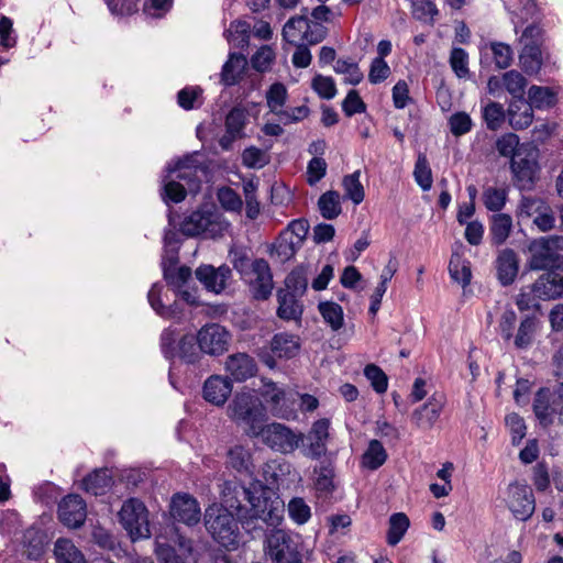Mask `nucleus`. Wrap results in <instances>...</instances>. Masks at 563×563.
Here are the masks:
<instances>
[{"label":"nucleus","instance_id":"nucleus-60","mask_svg":"<svg viewBox=\"0 0 563 563\" xmlns=\"http://www.w3.org/2000/svg\"><path fill=\"white\" fill-rule=\"evenodd\" d=\"M450 65L459 78L468 76V55L464 48L454 47L450 55Z\"/></svg>","mask_w":563,"mask_h":563},{"label":"nucleus","instance_id":"nucleus-12","mask_svg":"<svg viewBox=\"0 0 563 563\" xmlns=\"http://www.w3.org/2000/svg\"><path fill=\"white\" fill-rule=\"evenodd\" d=\"M300 349L299 339L295 334L280 332L276 333L269 344V351L262 350L260 357L269 368L276 366L275 356L279 358H292Z\"/></svg>","mask_w":563,"mask_h":563},{"label":"nucleus","instance_id":"nucleus-24","mask_svg":"<svg viewBox=\"0 0 563 563\" xmlns=\"http://www.w3.org/2000/svg\"><path fill=\"white\" fill-rule=\"evenodd\" d=\"M497 279L503 286L514 284L519 272L517 253L511 249H504L496 258Z\"/></svg>","mask_w":563,"mask_h":563},{"label":"nucleus","instance_id":"nucleus-54","mask_svg":"<svg viewBox=\"0 0 563 563\" xmlns=\"http://www.w3.org/2000/svg\"><path fill=\"white\" fill-rule=\"evenodd\" d=\"M413 177L416 183L421 187L422 190H429L432 187V172L429 165V162L423 154H419L415 170Z\"/></svg>","mask_w":563,"mask_h":563},{"label":"nucleus","instance_id":"nucleus-45","mask_svg":"<svg viewBox=\"0 0 563 563\" xmlns=\"http://www.w3.org/2000/svg\"><path fill=\"white\" fill-rule=\"evenodd\" d=\"M285 287L295 295L302 297L308 288L307 271L303 266L294 268L285 278Z\"/></svg>","mask_w":563,"mask_h":563},{"label":"nucleus","instance_id":"nucleus-58","mask_svg":"<svg viewBox=\"0 0 563 563\" xmlns=\"http://www.w3.org/2000/svg\"><path fill=\"white\" fill-rule=\"evenodd\" d=\"M364 375L377 394H384L387 390L388 377L380 367L375 364H368L364 368Z\"/></svg>","mask_w":563,"mask_h":563},{"label":"nucleus","instance_id":"nucleus-51","mask_svg":"<svg viewBox=\"0 0 563 563\" xmlns=\"http://www.w3.org/2000/svg\"><path fill=\"white\" fill-rule=\"evenodd\" d=\"M164 279L177 290L181 289L191 278V269L188 266L174 267L172 264L164 266Z\"/></svg>","mask_w":563,"mask_h":563},{"label":"nucleus","instance_id":"nucleus-48","mask_svg":"<svg viewBox=\"0 0 563 563\" xmlns=\"http://www.w3.org/2000/svg\"><path fill=\"white\" fill-rule=\"evenodd\" d=\"M506 119V112L503 104L489 101L483 109V120L488 130H498Z\"/></svg>","mask_w":563,"mask_h":563},{"label":"nucleus","instance_id":"nucleus-11","mask_svg":"<svg viewBox=\"0 0 563 563\" xmlns=\"http://www.w3.org/2000/svg\"><path fill=\"white\" fill-rule=\"evenodd\" d=\"M330 421L327 418L314 421L307 434L298 433L303 455L317 460L327 452Z\"/></svg>","mask_w":563,"mask_h":563},{"label":"nucleus","instance_id":"nucleus-22","mask_svg":"<svg viewBox=\"0 0 563 563\" xmlns=\"http://www.w3.org/2000/svg\"><path fill=\"white\" fill-rule=\"evenodd\" d=\"M533 290L541 300L561 297L563 295V275L554 269L548 271L533 283Z\"/></svg>","mask_w":563,"mask_h":563},{"label":"nucleus","instance_id":"nucleus-18","mask_svg":"<svg viewBox=\"0 0 563 563\" xmlns=\"http://www.w3.org/2000/svg\"><path fill=\"white\" fill-rule=\"evenodd\" d=\"M195 274L207 290L220 294L227 287V280L231 278L232 271L225 264L218 268L212 265H200Z\"/></svg>","mask_w":563,"mask_h":563},{"label":"nucleus","instance_id":"nucleus-64","mask_svg":"<svg viewBox=\"0 0 563 563\" xmlns=\"http://www.w3.org/2000/svg\"><path fill=\"white\" fill-rule=\"evenodd\" d=\"M450 131L454 136H461L471 131L473 122L466 112H456L449 119Z\"/></svg>","mask_w":563,"mask_h":563},{"label":"nucleus","instance_id":"nucleus-5","mask_svg":"<svg viewBox=\"0 0 563 563\" xmlns=\"http://www.w3.org/2000/svg\"><path fill=\"white\" fill-rule=\"evenodd\" d=\"M266 554L272 563H303L299 537L282 529L267 536Z\"/></svg>","mask_w":563,"mask_h":563},{"label":"nucleus","instance_id":"nucleus-15","mask_svg":"<svg viewBox=\"0 0 563 563\" xmlns=\"http://www.w3.org/2000/svg\"><path fill=\"white\" fill-rule=\"evenodd\" d=\"M87 507L79 495H67L58 504V519L68 528H79L85 523Z\"/></svg>","mask_w":563,"mask_h":563},{"label":"nucleus","instance_id":"nucleus-23","mask_svg":"<svg viewBox=\"0 0 563 563\" xmlns=\"http://www.w3.org/2000/svg\"><path fill=\"white\" fill-rule=\"evenodd\" d=\"M225 371L236 382H245L253 377L257 371L256 363L246 353L229 355L225 361Z\"/></svg>","mask_w":563,"mask_h":563},{"label":"nucleus","instance_id":"nucleus-55","mask_svg":"<svg viewBox=\"0 0 563 563\" xmlns=\"http://www.w3.org/2000/svg\"><path fill=\"white\" fill-rule=\"evenodd\" d=\"M496 148L501 156L511 158L518 152H527L523 145L519 146V137L515 133H507L500 136L496 142Z\"/></svg>","mask_w":563,"mask_h":563},{"label":"nucleus","instance_id":"nucleus-43","mask_svg":"<svg viewBox=\"0 0 563 563\" xmlns=\"http://www.w3.org/2000/svg\"><path fill=\"white\" fill-rule=\"evenodd\" d=\"M314 473L317 474L316 481H314V487L317 492H319L322 495H330L334 490V468L331 463H322L319 468L314 470Z\"/></svg>","mask_w":563,"mask_h":563},{"label":"nucleus","instance_id":"nucleus-32","mask_svg":"<svg viewBox=\"0 0 563 563\" xmlns=\"http://www.w3.org/2000/svg\"><path fill=\"white\" fill-rule=\"evenodd\" d=\"M54 554L57 563H87L81 551L69 539H57Z\"/></svg>","mask_w":563,"mask_h":563},{"label":"nucleus","instance_id":"nucleus-44","mask_svg":"<svg viewBox=\"0 0 563 563\" xmlns=\"http://www.w3.org/2000/svg\"><path fill=\"white\" fill-rule=\"evenodd\" d=\"M228 464L236 470L238 472L243 473H251V453L250 451L242 446V445H235L228 452Z\"/></svg>","mask_w":563,"mask_h":563},{"label":"nucleus","instance_id":"nucleus-30","mask_svg":"<svg viewBox=\"0 0 563 563\" xmlns=\"http://www.w3.org/2000/svg\"><path fill=\"white\" fill-rule=\"evenodd\" d=\"M309 26L308 9L302 8L301 14L290 18L283 27V38L290 43L297 44L303 41L305 30Z\"/></svg>","mask_w":563,"mask_h":563},{"label":"nucleus","instance_id":"nucleus-34","mask_svg":"<svg viewBox=\"0 0 563 563\" xmlns=\"http://www.w3.org/2000/svg\"><path fill=\"white\" fill-rule=\"evenodd\" d=\"M512 229V219L506 213H496L492 217L489 228L492 243L501 245L509 238Z\"/></svg>","mask_w":563,"mask_h":563},{"label":"nucleus","instance_id":"nucleus-13","mask_svg":"<svg viewBox=\"0 0 563 563\" xmlns=\"http://www.w3.org/2000/svg\"><path fill=\"white\" fill-rule=\"evenodd\" d=\"M229 332L218 323L202 327L197 334V342L203 354L220 355L228 350Z\"/></svg>","mask_w":563,"mask_h":563},{"label":"nucleus","instance_id":"nucleus-16","mask_svg":"<svg viewBox=\"0 0 563 563\" xmlns=\"http://www.w3.org/2000/svg\"><path fill=\"white\" fill-rule=\"evenodd\" d=\"M255 278L250 280V290L256 300H266L271 297L274 288L273 274L269 264L264 258H256L252 262V273Z\"/></svg>","mask_w":563,"mask_h":563},{"label":"nucleus","instance_id":"nucleus-56","mask_svg":"<svg viewBox=\"0 0 563 563\" xmlns=\"http://www.w3.org/2000/svg\"><path fill=\"white\" fill-rule=\"evenodd\" d=\"M334 70L338 74L346 75L345 82L353 86L358 85L364 78L358 65L346 59H338L334 65Z\"/></svg>","mask_w":563,"mask_h":563},{"label":"nucleus","instance_id":"nucleus-52","mask_svg":"<svg viewBox=\"0 0 563 563\" xmlns=\"http://www.w3.org/2000/svg\"><path fill=\"white\" fill-rule=\"evenodd\" d=\"M507 195L505 188L487 187L483 191L484 206L489 211L498 212L505 207Z\"/></svg>","mask_w":563,"mask_h":563},{"label":"nucleus","instance_id":"nucleus-36","mask_svg":"<svg viewBox=\"0 0 563 563\" xmlns=\"http://www.w3.org/2000/svg\"><path fill=\"white\" fill-rule=\"evenodd\" d=\"M538 327V320L533 316H526L518 328L514 338V344L519 350L528 349L533 340Z\"/></svg>","mask_w":563,"mask_h":563},{"label":"nucleus","instance_id":"nucleus-41","mask_svg":"<svg viewBox=\"0 0 563 563\" xmlns=\"http://www.w3.org/2000/svg\"><path fill=\"white\" fill-rule=\"evenodd\" d=\"M409 528V519L404 512L393 514L389 518V529L387 533V543L396 545L400 542L407 529Z\"/></svg>","mask_w":563,"mask_h":563},{"label":"nucleus","instance_id":"nucleus-21","mask_svg":"<svg viewBox=\"0 0 563 563\" xmlns=\"http://www.w3.org/2000/svg\"><path fill=\"white\" fill-rule=\"evenodd\" d=\"M278 307L276 314L285 321H299L302 318L303 305L299 300L301 297L292 294L288 289H278L276 292Z\"/></svg>","mask_w":563,"mask_h":563},{"label":"nucleus","instance_id":"nucleus-33","mask_svg":"<svg viewBox=\"0 0 563 563\" xmlns=\"http://www.w3.org/2000/svg\"><path fill=\"white\" fill-rule=\"evenodd\" d=\"M519 60L522 69L531 75L539 71L541 68V49L537 41L527 42L519 55Z\"/></svg>","mask_w":563,"mask_h":563},{"label":"nucleus","instance_id":"nucleus-8","mask_svg":"<svg viewBox=\"0 0 563 563\" xmlns=\"http://www.w3.org/2000/svg\"><path fill=\"white\" fill-rule=\"evenodd\" d=\"M256 438H260L272 450L283 454L292 453L298 449L301 439L298 433L279 422L264 423Z\"/></svg>","mask_w":563,"mask_h":563},{"label":"nucleus","instance_id":"nucleus-27","mask_svg":"<svg viewBox=\"0 0 563 563\" xmlns=\"http://www.w3.org/2000/svg\"><path fill=\"white\" fill-rule=\"evenodd\" d=\"M507 114L509 124L515 130L526 129L533 121V109L525 99L511 101Z\"/></svg>","mask_w":563,"mask_h":563},{"label":"nucleus","instance_id":"nucleus-6","mask_svg":"<svg viewBox=\"0 0 563 563\" xmlns=\"http://www.w3.org/2000/svg\"><path fill=\"white\" fill-rule=\"evenodd\" d=\"M242 519V528L253 534V538L265 531V527L276 528L283 520V508L269 503L267 498L256 496L254 504L250 507L249 516Z\"/></svg>","mask_w":563,"mask_h":563},{"label":"nucleus","instance_id":"nucleus-19","mask_svg":"<svg viewBox=\"0 0 563 563\" xmlns=\"http://www.w3.org/2000/svg\"><path fill=\"white\" fill-rule=\"evenodd\" d=\"M232 393V384L228 377L212 375L206 379L202 387V397L206 401L221 407Z\"/></svg>","mask_w":563,"mask_h":563},{"label":"nucleus","instance_id":"nucleus-28","mask_svg":"<svg viewBox=\"0 0 563 563\" xmlns=\"http://www.w3.org/2000/svg\"><path fill=\"white\" fill-rule=\"evenodd\" d=\"M246 65L247 62L244 55L231 53L222 67L221 82L228 87L239 84Z\"/></svg>","mask_w":563,"mask_h":563},{"label":"nucleus","instance_id":"nucleus-63","mask_svg":"<svg viewBox=\"0 0 563 563\" xmlns=\"http://www.w3.org/2000/svg\"><path fill=\"white\" fill-rule=\"evenodd\" d=\"M313 90L323 99L330 100L336 95L335 82L332 77L317 75L312 79Z\"/></svg>","mask_w":563,"mask_h":563},{"label":"nucleus","instance_id":"nucleus-53","mask_svg":"<svg viewBox=\"0 0 563 563\" xmlns=\"http://www.w3.org/2000/svg\"><path fill=\"white\" fill-rule=\"evenodd\" d=\"M489 48L497 68L506 69L514 60V52L510 45L503 42H490Z\"/></svg>","mask_w":563,"mask_h":563},{"label":"nucleus","instance_id":"nucleus-57","mask_svg":"<svg viewBox=\"0 0 563 563\" xmlns=\"http://www.w3.org/2000/svg\"><path fill=\"white\" fill-rule=\"evenodd\" d=\"M266 99L271 111L279 115V111H283L282 107L285 104L287 99L286 87L282 82L273 84L266 93Z\"/></svg>","mask_w":563,"mask_h":563},{"label":"nucleus","instance_id":"nucleus-25","mask_svg":"<svg viewBox=\"0 0 563 563\" xmlns=\"http://www.w3.org/2000/svg\"><path fill=\"white\" fill-rule=\"evenodd\" d=\"M551 397L550 389L543 387L536 393L533 400V412L540 424L544 428L553 423L554 415H560V411Z\"/></svg>","mask_w":563,"mask_h":563},{"label":"nucleus","instance_id":"nucleus-2","mask_svg":"<svg viewBox=\"0 0 563 563\" xmlns=\"http://www.w3.org/2000/svg\"><path fill=\"white\" fill-rule=\"evenodd\" d=\"M239 520L233 512L217 505L206 509L205 526L214 541L228 550L239 544Z\"/></svg>","mask_w":563,"mask_h":563},{"label":"nucleus","instance_id":"nucleus-40","mask_svg":"<svg viewBox=\"0 0 563 563\" xmlns=\"http://www.w3.org/2000/svg\"><path fill=\"white\" fill-rule=\"evenodd\" d=\"M168 172L175 174L176 179L184 180L190 192L199 189L200 180L194 165H186V161H178L174 168H168Z\"/></svg>","mask_w":563,"mask_h":563},{"label":"nucleus","instance_id":"nucleus-46","mask_svg":"<svg viewBox=\"0 0 563 563\" xmlns=\"http://www.w3.org/2000/svg\"><path fill=\"white\" fill-rule=\"evenodd\" d=\"M528 103L531 108L538 109L551 108L555 104V93L548 87L531 86L528 91Z\"/></svg>","mask_w":563,"mask_h":563},{"label":"nucleus","instance_id":"nucleus-62","mask_svg":"<svg viewBox=\"0 0 563 563\" xmlns=\"http://www.w3.org/2000/svg\"><path fill=\"white\" fill-rule=\"evenodd\" d=\"M288 514L290 518L298 525L306 523L310 516V507L302 498L295 497L288 504Z\"/></svg>","mask_w":563,"mask_h":563},{"label":"nucleus","instance_id":"nucleus-1","mask_svg":"<svg viewBox=\"0 0 563 563\" xmlns=\"http://www.w3.org/2000/svg\"><path fill=\"white\" fill-rule=\"evenodd\" d=\"M227 413L250 438L257 437L258 430L267 419L266 408L252 391L235 394L228 406Z\"/></svg>","mask_w":563,"mask_h":563},{"label":"nucleus","instance_id":"nucleus-17","mask_svg":"<svg viewBox=\"0 0 563 563\" xmlns=\"http://www.w3.org/2000/svg\"><path fill=\"white\" fill-rule=\"evenodd\" d=\"M169 512L174 520L195 526L200 520L198 501L189 494H175L170 500Z\"/></svg>","mask_w":563,"mask_h":563},{"label":"nucleus","instance_id":"nucleus-47","mask_svg":"<svg viewBox=\"0 0 563 563\" xmlns=\"http://www.w3.org/2000/svg\"><path fill=\"white\" fill-rule=\"evenodd\" d=\"M387 460V453L378 440H372L363 454V464L369 470H377Z\"/></svg>","mask_w":563,"mask_h":563},{"label":"nucleus","instance_id":"nucleus-38","mask_svg":"<svg viewBox=\"0 0 563 563\" xmlns=\"http://www.w3.org/2000/svg\"><path fill=\"white\" fill-rule=\"evenodd\" d=\"M197 336L186 334L184 335L178 344V356L187 364H196L200 361L203 354L199 345L197 346Z\"/></svg>","mask_w":563,"mask_h":563},{"label":"nucleus","instance_id":"nucleus-14","mask_svg":"<svg viewBox=\"0 0 563 563\" xmlns=\"http://www.w3.org/2000/svg\"><path fill=\"white\" fill-rule=\"evenodd\" d=\"M227 489L228 492L224 493L222 507L231 512L235 511V516L242 525V519H244V516H249L250 507L254 504L256 495L251 488L240 484H234L232 488L227 487Z\"/></svg>","mask_w":563,"mask_h":563},{"label":"nucleus","instance_id":"nucleus-3","mask_svg":"<svg viewBox=\"0 0 563 563\" xmlns=\"http://www.w3.org/2000/svg\"><path fill=\"white\" fill-rule=\"evenodd\" d=\"M563 249V236L550 235L534 239L528 250L530 258L528 267L531 271H553L563 265V255L559 253Z\"/></svg>","mask_w":563,"mask_h":563},{"label":"nucleus","instance_id":"nucleus-9","mask_svg":"<svg viewBox=\"0 0 563 563\" xmlns=\"http://www.w3.org/2000/svg\"><path fill=\"white\" fill-rule=\"evenodd\" d=\"M507 506L517 519L528 520L536 509L532 489L528 485L518 482L509 484L507 488Z\"/></svg>","mask_w":563,"mask_h":563},{"label":"nucleus","instance_id":"nucleus-10","mask_svg":"<svg viewBox=\"0 0 563 563\" xmlns=\"http://www.w3.org/2000/svg\"><path fill=\"white\" fill-rule=\"evenodd\" d=\"M536 152H518L511 159L510 168L515 176L516 186L520 190H531L537 179L539 169Z\"/></svg>","mask_w":563,"mask_h":563},{"label":"nucleus","instance_id":"nucleus-31","mask_svg":"<svg viewBox=\"0 0 563 563\" xmlns=\"http://www.w3.org/2000/svg\"><path fill=\"white\" fill-rule=\"evenodd\" d=\"M112 485V476L108 468L96 470L82 479V487L95 496L103 495Z\"/></svg>","mask_w":563,"mask_h":563},{"label":"nucleus","instance_id":"nucleus-50","mask_svg":"<svg viewBox=\"0 0 563 563\" xmlns=\"http://www.w3.org/2000/svg\"><path fill=\"white\" fill-rule=\"evenodd\" d=\"M230 262L233 268L245 279L251 276L252 262L247 251L243 247H233L229 252Z\"/></svg>","mask_w":563,"mask_h":563},{"label":"nucleus","instance_id":"nucleus-35","mask_svg":"<svg viewBox=\"0 0 563 563\" xmlns=\"http://www.w3.org/2000/svg\"><path fill=\"white\" fill-rule=\"evenodd\" d=\"M318 310L324 322L331 328L332 331L336 332L343 328L344 312L339 303L334 301H321L318 305Z\"/></svg>","mask_w":563,"mask_h":563},{"label":"nucleus","instance_id":"nucleus-42","mask_svg":"<svg viewBox=\"0 0 563 563\" xmlns=\"http://www.w3.org/2000/svg\"><path fill=\"white\" fill-rule=\"evenodd\" d=\"M505 89L514 97V100H523L527 79L517 70H509L503 75Z\"/></svg>","mask_w":563,"mask_h":563},{"label":"nucleus","instance_id":"nucleus-29","mask_svg":"<svg viewBox=\"0 0 563 563\" xmlns=\"http://www.w3.org/2000/svg\"><path fill=\"white\" fill-rule=\"evenodd\" d=\"M262 396L268 404L273 416L284 419L290 416V411L283 406L285 391L283 388L278 387L277 384L273 382L265 384Z\"/></svg>","mask_w":563,"mask_h":563},{"label":"nucleus","instance_id":"nucleus-26","mask_svg":"<svg viewBox=\"0 0 563 563\" xmlns=\"http://www.w3.org/2000/svg\"><path fill=\"white\" fill-rule=\"evenodd\" d=\"M247 112L239 107H234L225 118L227 134L221 137L220 145L222 148L228 150L231 143L243 136V130L246 124Z\"/></svg>","mask_w":563,"mask_h":563},{"label":"nucleus","instance_id":"nucleus-4","mask_svg":"<svg viewBox=\"0 0 563 563\" xmlns=\"http://www.w3.org/2000/svg\"><path fill=\"white\" fill-rule=\"evenodd\" d=\"M225 227L221 216L214 209L206 207L186 216L180 223L179 230L186 236L205 235L206 238H217L222 235Z\"/></svg>","mask_w":563,"mask_h":563},{"label":"nucleus","instance_id":"nucleus-39","mask_svg":"<svg viewBox=\"0 0 563 563\" xmlns=\"http://www.w3.org/2000/svg\"><path fill=\"white\" fill-rule=\"evenodd\" d=\"M451 278L463 287L470 284L472 272L470 262L463 260L459 254H453L449 263Z\"/></svg>","mask_w":563,"mask_h":563},{"label":"nucleus","instance_id":"nucleus-37","mask_svg":"<svg viewBox=\"0 0 563 563\" xmlns=\"http://www.w3.org/2000/svg\"><path fill=\"white\" fill-rule=\"evenodd\" d=\"M318 208L324 219L333 220L338 218L342 212L340 194L335 190L322 194L318 199Z\"/></svg>","mask_w":563,"mask_h":563},{"label":"nucleus","instance_id":"nucleus-61","mask_svg":"<svg viewBox=\"0 0 563 563\" xmlns=\"http://www.w3.org/2000/svg\"><path fill=\"white\" fill-rule=\"evenodd\" d=\"M187 191H189L188 188L186 189L183 184L176 179H170L164 184L162 197L166 203L169 201L178 203L186 198Z\"/></svg>","mask_w":563,"mask_h":563},{"label":"nucleus","instance_id":"nucleus-7","mask_svg":"<svg viewBox=\"0 0 563 563\" xmlns=\"http://www.w3.org/2000/svg\"><path fill=\"white\" fill-rule=\"evenodd\" d=\"M119 519L132 540L151 537L148 511L140 499L125 500L119 511Z\"/></svg>","mask_w":563,"mask_h":563},{"label":"nucleus","instance_id":"nucleus-49","mask_svg":"<svg viewBox=\"0 0 563 563\" xmlns=\"http://www.w3.org/2000/svg\"><path fill=\"white\" fill-rule=\"evenodd\" d=\"M361 172L356 170L343 178L342 185L345 191L344 197L351 199L355 205H360L365 197L364 188L360 181Z\"/></svg>","mask_w":563,"mask_h":563},{"label":"nucleus","instance_id":"nucleus-59","mask_svg":"<svg viewBox=\"0 0 563 563\" xmlns=\"http://www.w3.org/2000/svg\"><path fill=\"white\" fill-rule=\"evenodd\" d=\"M297 252V243L292 239H287L286 234H282L277 242L273 245L271 253L275 254L282 263L292 258Z\"/></svg>","mask_w":563,"mask_h":563},{"label":"nucleus","instance_id":"nucleus-20","mask_svg":"<svg viewBox=\"0 0 563 563\" xmlns=\"http://www.w3.org/2000/svg\"><path fill=\"white\" fill-rule=\"evenodd\" d=\"M443 404L442 396L438 398L433 395L428 402L423 404L412 412V422L421 430L427 431L432 429L440 417Z\"/></svg>","mask_w":563,"mask_h":563}]
</instances>
